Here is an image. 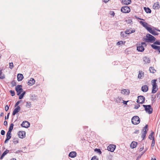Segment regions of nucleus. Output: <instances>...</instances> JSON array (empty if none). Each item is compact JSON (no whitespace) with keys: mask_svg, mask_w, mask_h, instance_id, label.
Instances as JSON below:
<instances>
[{"mask_svg":"<svg viewBox=\"0 0 160 160\" xmlns=\"http://www.w3.org/2000/svg\"><path fill=\"white\" fill-rule=\"evenodd\" d=\"M76 153L75 152L73 151L69 153V156L72 158H74L76 156Z\"/></svg>","mask_w":160,"mask_h":160,"instance_id":"nucleus-20","label":"nucleus"},{"mask_svg":"<svg viewBox=\"0 0 160 160\" xmlns=\"http://www.w3.org/2000/svg\"><path fill=\"white\" fill-rule=\"evenodd\" d=\"M151 46L152 48L155 50H157L158 51L160 50V46H158L154 44L151 45Z\"/></svg>","mask_w":160,"mask_h":160,"instance_id":"nucleus-24","label":"nucleus"},{"mask_svg":"<svg viewBox=\"0 0 160 160\" xmlns=\"http://www.w3.org/2000/svg\"><path fill=\"white\" fill-rule=\"evenodd\" d=\"M151 160H156V159L155 158H152Z\"/></svg>","mask_w":160,"mask_h":160,"instance_id":"nucleus-64","label":"nucleus"},{"mask_svg":"<svg viewBox=\"0 0 160 160\" xmlns=\"http://www.w3.org/2000/svg\"><path fill=\"white\" fill-rule=\"evenodd\" d=\"M144 73L142 71H139V73L138 75V78L141 79L142 78V77H144Z\"/></svg>","mask_w":160,"mask_h":160,"instance_id":"nucleus-26","label":"nucleus"},{"mask_svg":"<svg viewBox=\"0 0 160 160\" xmlns=\"http://www.w3.org/2000/svg\"><path fill=\"white\" fill-rule=\"evenodd\" d=\"M143 61L145 63H150V59L147 57H145L143 58Z\"/></svg>","mask_w":160,"mask_h":160,"instance_id":"nucleus-22","label":"nucleus"},{"mask_svg":"<svg viewBox=\"0 0 160 160\" xmlns=\"http://www.w3.org/2000/svg\"><path fill=\"white\" fill-rule=\"evenodd\" d=\"M135 29H134V28H133L131 30L130 34L135 32Z\"/></svg>","mask_w":160,"mask_h":160,"instance_id":"nucleus-53","label":"nucleus"},{"mask_svg":"<svg viewBox=\"0 0 160 160\" xmlns=\"http://www.w3.org/2000/svg\"><path fill=\"white\" fill-rule=\"evenodd\" d=\"M7 124H8V122H7V121H4V125L5 126H6L7 125Z\"/></svg>","mask_w":160,"mask_h":160,"instance_id":"nucleus-55","label":"nucleus"},{"mask_svg":"<svg viewBox=\"0 0 160 160\" xmlns=\"http://www.w3.org/2000/svg\"><path fill=\"white\" fill-rule=\"evenodd\" d=\"M9 108V107L8 105H6L5 108V109L6 111H7L8 110Z\"/></svg>","mask_w":160,"mask_h":160,"instance_id":"nucleus-52","label":"nucleus"},{"mask_svg":"<svg viewBox=\"0 0 160 160\" xmlns=\"http://www.w3.org/2000/svg\"><path fill=\"white\" fill-rule=\"evenodd\" d=\"M104 2H108L109 0H103Z\"/></svg>","mask_w":160,"mask_h":160,"instance_id":"nucleus-61","label":"nucleus"},{"mask_svg":"<svg viewBox=\"0 0 160 160\" xmlns=\"http://www.w3.org/2000/svg\"><path fill=\"white\" fill-rule=\"evenodd\" d=\"M148 87L146 85H144L142 86L141 88L142 91L143 92H146L148 90Z\"/></svg>","mask_w":160,"mask_h":160,"instance_id":"nucleus-15","label":"nucleus"},{"mask_svg":"<svg viewBox=\"0 0 160 160\" xmlns=\"http://www.w3.org/2000/svg\"><path fill=\"white\" fill-rule=\"evenodd\" d=\"M130 11V9L128 6H124L121 8V11L124 13H128Z\"/></svg>","mask_w":160,"mask_h":160,"instance_id":"nucleus-8","label":"nucleus"},{"mask_svg":"<svg viewBox=\"0 0 160 160\" xmlns=\"http://www.w3.org/2000/svg\"><path fill=\"white\" fill-rule=\"evenodd\" d=\"M137 145V143L136 142H132L131 144V147L132 148L136 147Z\"/></svg>","mask_w":160,"mask_h":160,"instance_id":"nucleus-25","label":"nucleus"},{"mask_svg":"<svg viewBox=\"0 0 160 160\" xmlns=\"http://www.w3.org/2000/svg\"><path fill=\"white\" fill-rule=\"evenodd\" d=\"M135 18H137V19H140V20H143V19H142L140 18H138L137 16H135Z\"/></svg>","mask_w":160,"mask_h":160,"instance_id":"nucleus-60","label":"nucleus"},{"mask_svg":"<svg viewBox=\"0 0 160 160\" xmlns=\"http://www.w3.org/2000/svg\"><path fill=\"white\" fill-rule=\"evenodd\" d=\"M146 41L148 42H153L156 40V38L150 34H147L146 35Z\"/></svg>","mask_w":160,"mask_h":160,"instance_id":"nucleus-2","label":"nucleus"},{"mask_svg":"<svg viewBox=\"0 0 160 160\" xmlns=\"http://www.w3.org/2000/svg\"><path fill=\"white\" fill-rule=\"evenodd\" d=\"M143 106L145 108V110L149 114L152 113L153 109L150 105H143Z\"/></svg>","mask_w":160,"mask_h":160,"instance_id":"nucleus-4","label":"nucleus"},{"mask_svg":"<svg viewBox=\"0 0 160 160\" xmlns=\"http://www.w3.org/2000/svg\"><path fill=\"white\" fill-rule=\"evenodd\" d=\"M149 71L150 72L154 73L156 72V70L154 69V68L152 67H150L149 68Z\"/></svg>","mask_w":160,"mask_h":160,"instance_id":"nucleus-29","label":"nucleus"},{"mask_svg":"<svg viewBox=\"0 0 160 160\" xmlns=\"http://www.w3.org/2000/svg\"><path fill=\"white\" fill-rule=\"evenodd\" d=\"M132 28H130L129 29H127L125 31V34H130L131 30Z\"/></svg>","mask_w":160,"mask_h":160,"instance_id":"nucleus-38","label":"nucleus"},{"mask_svg":"<svg viewBox=\"0 0 160 160\" xmlns=\"http://www.w3.org/2000/svg\"><path fill=\"white\" fill-rule=\"evenodd\" d=\"M13 126H14V125L13 123L11 124L8 132H11L12 130L13 129Z\"/></svg>","mask_w":160,"mask_h":160,"instance_id":"nucleus-31","label":"nucleus"},{"mask_svg":"<svg viewBox=\"0 0 160 160\" xmlns=\"http://www.w3.org/2000/svg\"><path fill=\"white\" fill-rule=\"evenodd\" d=\"M140 24H141L147 30H148L150 27H148V24L145 22H144L142 21H140L139 22Z\"/></svg>","mask_w":160,"mask_h":160,"instance_id":"nucleus-11","label":"nucleus"},{"mask_svg":"<svg viewBox=\"0 0 160 160\" xmlns=\"http://www.w3.org/2000/svg\"><path fill=\"white\" fill-rule=\"evenodd\" d=\"M3 115V112H1L0 114L1 116H2Z\"/></svg>","mask_w":160,"mask_h":160,"instance_id":"nucleus-62","label":"nucleus"},{"mask_svg":"<svg viewBox=\"0 0 160 160\" xmlns=\"http://www.w3.org/2000/svg\"><path fill=\"white\" fill-rule=\"evenodd\" d=\"M21 101V100H19L15 104V107L18 106V105L19 104L20 102Z\"/></svg>","mask_w":160,"mask_h":160,"instance_id":"nucleus-49","label":"nucleus"},{"mask_svg":"<svg viewBox=\"0 0 160 160\" xmlns=\"http://www.w3.org/2000/svg\"><path fill=\"white\" fill-rule=\"evenodd\" d=\"M9 152V150L7 149L2 154L1 157L0 159H2L4 156Z\"/></svg>","mask_w":160,"mask_h":160,"instance_id":"nucleus-23","label":"nucleus"},{"mask_svg":"<svg viewBox=\"0 0 160 160\" xmlns=\"http://www.w3.org/2000/svg\"><path fill=\"white\" fill-rule=\"evenodd\" d=\"M140 107V105L138 104H135L134 105V108L135 109H138Z\"/></svg>","mask_w":160,"mask_h":160,"instance_id":"nucleus-43","label":"nucleus"},{"mask_svg":"<svg viewBox=\"0 0 160 160\" xmlns=\"http://www.w3.org/2000/svg\"><path fill=\"white\" fill-rule=\"evenodd\" d=\"M35 80L33 78H31L30 80L28 82V85L31 86L34 84Z\"/></svg>","mask_w":160,"mask_h":160,"instance_id":"nucleus-17","label":"nucleus"},{"mask_svg":"<svg viewBox=\"0 0 160 160\" xmlns=\"http://www.w3.org/2000/svg\"><path fill=\"white\" fill-rule=\"evenodd\" d=\"M20 152H22V151H21V150H18V151H17L16 152V153H18Z\"/></svg>","mask_w":160,"mask_h":160,"instance_id":"nucleus-57","label":"nucleus"},{"mask_svg":"<svg viewBox=\"0 0 160 160\" xmlns=\"http://www.w3.org/2000/svg\"><path fill=\"white\" fill-rule=\"evenodd\" d=\"M23 78V76L22 74H18L17 75L18 80V81H21Z\"/></svg>","mask_w":160,"mask_h":160,"instance_id":"nucleus-18","label":"nucleus"},{"mask_svg":"<svg viewBox=\"0 0 160 160\" xmlns=\"http://www.w3.org/2000/svg\"><path fill=\"white\" fill-rule=\"evenodd\" d=\"M1 133L2 135H4L5 134V132L4 130H2L1 131Z\"/></svg>","mask_w":160,"mask_h":160,"instance_id":"nucleus-51","label":"nucleus"},{"mask_svg":"<svg viewBox=\"0 0 160 160\" xmlns=\"http://www.w3.org/2000/svg\"><path fill=\"white\" fill-rule=\"evenodd\" d=\"M8 141H9L8 140H7V139H6L4 141V143H7L8 142Z\"/></svg>","mask_w":160,"mask_h":160,"instance_id":"nucleus-56","label":"nucleus"},{"mask_svg":"<svg viewBox=\"0 0 160 160\" xmlns=\"http://www.w3.org/2000/svg\"><path fill=\"white\" fill-rule=\"evenodd\" d=\"M130 93V91L128 89H123L121 91V93L123 94H127V93L128 94Z\"/></svg>","mask_w":160,"mask_h":160,"instance_id":"nucleus-21","label":"nucleus"},{"mask_svg":"<svg viewBox=\"0 0 160 160\" xmlns=\"http://www.w3.org/2000/svg\"><path fill=\"white\" fill-rule=\"evenodd\" d=\"M91 160H98V159L97 158L96 156H94L92 157Z\"/></svg>","mask_w":160,"mask_h":160,"instance_id":"nucleus-48","label":"nucleus"},{"mask_svg":"<svg viewBox=\"0 0 160 160\" xmlns=\"http://www.w3.org/2000/svg\"><path fill=\"white\" fill-rule=\"evenodd\" d=\"M150 33L152 34L153 35H157L158 33L157 32H156L155 31L153 30L150 27L149 28H148V30H147Z\"/></svg>","mask_w":160,"mask_h":160,"instance_id":"nucleus-14","label":"nucleus"},{"mask_svg":"<svg viewBox=\"0 0 160 160\" xmlns=\"http://www.w3.org/2000/svg\"><path fill=\"white\" fill-rule=\"evenodd\" d=\"M26 92L25 91L23 92L21 95H20L19 97V99H22L24 95L25 94Z\"/></svg>","mask_w":160,"mask_h":160,"instance_id":"nucleus-34","label":"nucleus"},{"mask_svg":"<svg viewBox=\"0 0 160 160\" xmlns=\"http://www.w3.org/2000/svg\"><path fill=\"white\" fill-rule=\"evenodd\" d=\"M157 98H158V99L160 98V93L159 92L157 94Z\"/></svg>","mask_w":160,"mask_h":160,"instance_id":"nucleus-50","label":"nucleus"},{"mask_svg":"<svg viewBox=\"0 0 160 160\" xmlns=\"http://www.w3.org/2000/svg\"><path fill=\"white\" fill-rule=\"evenodd\" d=\"M131 2V0H122V3L123 4L128 5L130 4Z\"/></svg>","mask_w":160,"mask_h":160,"instance_id":"nucleus-19","label":"nucleus"},{"mask_svg":"<svg viewBox=\"0 0 160 160\" xmlns=\"http://www.w3.org/2000/svg\"><path fill=\"white\" fill-rule=\"evenodd\" d=\"M15 90L17 92V95H19L23 91L22 86L21 85H18L15 87Z\"/></svg>","mask_w":160,"mask_h":160,"instance_id":"nucleus-5","label":"nucleus"},{"mask_svg":"<svg viewBox=\"0 0 160 160\" xmlns=\"http://www.w3.org/2000/svg\"><path fill=\"white\" fill-rule=\"evenodd\" d=\"M5 78L4 74L2 73V71H0V78L3 79Z\"/></svg>","mask_w":160,"mask_h":160,"instance_id":"nucleus-35","label":"nucleus"},{"mask_svg":"<svg viewBox=\"0 0 160 160\" xmlns=\"http://www.w3.org/2000/svg\"><path fill=\"white\" fill-rule=\"evenodd\" d=\"M157 79L152 80L151 81V83L152 86V93H155L158 90V88H157V83L156 82Z\"/></svg>","mask_w":160,"mask_h":160,"instance_id":"nucleus-1","label":"nucleus"},{"mask_svg":"<svg viewBox=\"0 0 160 160\" xmlns=\"http://www.w3.org/2000/svg\"><path fill=\"white\" fill-rule=\"evenodd\" d=\"M153 8L154 9H158L160 7L159 2H157L156 3H155L153 6Z\"/></svg>","mask_w":160,"mask_h":160,"instance_id":"nucleus-16","label":"nucleus"},{"mask_svg":"<svg viewBox=\"0 0 160 160\" xmlns=\"http://www.w3.org/2000/svg\"><path fill=\"white\" fill-rule=\"evenodd\" d=\"M10 92L11 93V95L12 96H14L15 94L14 91L10 90Z\"/></svg>","mask_w":160,"mask_h":160,"instance_id":"nucleus-45","label":"nucleus"},{"mask_svg":"<svg viewBox=\"0 0 160 160\" xmlns=\"http://www.w3.org/2000/svg\"><path fill=\"white\" fill-rule=\"evenodd\" d=\"M143 149V147L142 148H140L139 149V151H142Z\"/></svg>","mask_w":160,"mask_h":160,"instance_id":"nucleus-58","label":"nucleus"},{"mask_svg":"<svg viewBox=\"0 0 160 160\" xmlns=\"http://www.w3.org/2000/svg\"><path fill=\"white\" fill-rule=\"evenodd\" d=\"M145 98L142 96H140L138 97L137 102L138 103H143L145 101Z\"/></svg>","mask_w":160,"mask_h":160,"instance_id":"nucleus-7","label":"nucleus"},{"mask_svg":"<svg viewBox=\"0 0 160 160\" xmlns=\"http://www.w3.org/2000/svg\"><path fill=\"white\" fill-rule=\"evenodd\" d=\"M11 132H7V134H6V139H7L8 140H9L11 138Z\"/></svg>","mask_w":160,"mask_h":160,"instance_id":"nucleus-27","label":"nucleus"},{"mask_svg":"<svg viewBox=\"0 0 160 160\" xmlns=\"http://www.w3.org/2000/svg\"><path fill=\"white\" fill-rule=\"evenodd\" d=\"M153 42L154 43L153 44H154L155 45H160V40H158L157 41H155Z\"/></svg>","mask_w":160,"mask_h":160,"instance_id":"nucleus-39","label":"nucleus"},{"mask_svg":"<svg viewBox=\"0 0 160 160\" xmlns=\"http://www.w3.org/2000/svg\"><path fill=\"white\" fill-rule=\"evenodd\" d=\"M95 151L97 152V153H98L99 154H100L102 153V152L99 149L96 148L95 149Z\"/></svg>","mask_w":160,"mask_h":160,"instance_id":"nucleus-37","label":"nucleus"},{"mask_svg":"<svg viewBox=\"0 0 160 160\" xmlns=\"http://www.w3.org/2000/svg\"><path fill=\"white\" fill-rule=\"evenodd\" d=\"M155 145V140L154 139H153L152 140V143L151 145V147L152 148V149H153V147Z\"/></svg>","mask_w":160,"mask_h":160,"instance_id":"nucleus-41","label":"nucleus"},{"mask_svg":"<svg viewBox=\"0 0 160 160\" xmlns=\"http://www.w3.org/2000/svg\"><path fill=\"white\" fill-rule=\"evenodd\" d=\"M140 120L139 117L137 116L133 117L132 118V123L135 125H137L140 122Z\"/></svg>","mask_w":160,"mask_h":160,"instance_id":"nucleus-3","label":"nucleus"},{"mask_svg":"<svg viewBox=\"0 0 160 160\" xmlns=\"http://www.w3.org/2000/svg\"><path fill=\"white\" fill-rule=\"evenodd\" d=\"M31 106V102H26V107H27L28 108H30Z\"/></svg>","mask_w":160,"mask_h":160,"instance_id":"nucleus-40","label":"nucleus"},{"mask_svg":"<svg viewBox=\"0 0 160 160\" xmlns=\"http://www.w3.org/2000/svg\"><path fill=\"white\" fill-rule=\"evenodd\" d=\"M154 132H152L150 135L149 136V138L150 140H153V139H154V137L153 136Z\"/></svg>","mask_w":160,"mask_h":160,"instance_id":"nucleus-28","label":"nucleus"},{"mask_svg":"<svg viewBox=\"0 0 160 160\" xmlns=\"http://www.w3.org/2000/svg\"><path fill=\"white\" fill-rule=\"evenodd\" d=\"M11 160H17L15 158H12Z\"/></svg>","mask_w":160,"mask_h":160,"instance_id":"nucleus-63","label":"nucleus"},{"mask_svg":"<svg viewBox=\"0 0 160 160\" xmlns=\"http://www.w3.org/2000/svg\"><path fill=\"white\" fill-rule=\"evenodd\" d=\"M146 43L145 42H142L141 44L137 46V50L139 52H142L144 50L143 46H146Z\"/></svg>","mask_w":160,"mask_h":160,"instance_id":"nucleus-6","label":"nucleus"},{"mask_svg":"<svg viewBox=\"0 0 160 160\" xmlns=\"http://www.w3.org/2000/svg\"><path fill=\"white\" fill-rule=\"evenodd\" d=\"M13 142L16 144L18 142V138H14L13 139Z\"/></svg>","mask_w":160,"mask_h":160,"instance_id":"nucleus-32","label":"nucleus"},{"mask_svg":"<svg viewBox=\"0 0 160 160\" xmlns=\"http://www.w3.org/2000/svg\"><path fill=\"white\" fill-rule=\"evenodd\" d=\"M30 124L27 121H23L22 124H21V126L24 128H28L30 126Z\"/></svg>","mask_w":160,"mask_h":160,"instance_id":"nucleus-10","label":"nucleus"},{"mask_svg":"<svg viewBox=\"0 0 160 160\" xmlns=\"http://www.w3.org/2000/svg\"><path fill=\"white\" fill-rule=\"evenodd\" d=\"M155 98H156V97L153 96V95L152 96V99H153V100H154V99Z\"/></svg>","mask_w":160,"mask_h":160,"instance_id":"nucleus-59","label":"nucleus"},{"mask_svg":"<svg viewBox=\"0 0 160 160\" xmlns=\"http://www.w3.org/2000/svg\"><path fill=\"white\" fill-rule=\"evenodd\" d=\"M18 135L20 138H23L25 136V132L24 131H20L18 133Z\"/></svg>","mask_w":160,"mask_h":160,"instance_id":"nucleus-12","label":"nucleus"},{"mask_svg":"<svg viewBox=\"0 0 160 160\" xmlns=\"http://www.w3.org/2000/svg\"><path fill=\"white\" fill-rule=\"evenodd\" d=\"M20 110V106H17V108H15L13 110L12 112V115H15L16 113L18 112Z\"/></svg>","mask_w":160,"mask_h":160,"instance_id":"nucleus-13","label":"nucleus"},{"mask_svg":"<svg viewBox=\"0 0 160 160\" xmlns=\"http://www.w3.org/2000/svg\"><path fill=\"white\" fill-rule=\"evenodd\" d=\"M123 44V42L122 41H120L118 42L117 44V45H119L121 44Z\"/></svg>","mask_w":160,"mask_h":160,"instance_id":"nucleus-47","label":"nucleus"},{"mask_svg":"<svg viewBox=\"0 0 160 160\" xmlns=\"http://www.w3.org/2000/svg\"><path fill=\"white\" fill-rule=\"evenodd\" d=\"M109 14L113 17H114L115 15L114 12L113 11H110L109 12Z\"/></svg>","mask_w":160,"mask_h":160,"instance_id":"nucleus-46","label":"nucleus"},{"mask_svg":"<svg viewBox=\"0 0 160 160\" xmlns=\"http://www.w3.org/2000/svg\"><path fill=\"white\" fill-rule=\"evenodd\" d=\"M123 104L127 105V102H128V101H125L123 100Z\"/></svg>","mask_w":160,"mask_h":160,"instance_id":"nucleus-54","label":"nucleus"},{"mask_svg":"<svg viewBox=\"0 0 160 160\" xmlns=\"http://www.w3.org/2000/svg\"><path fill=\"white\" fill-rule=\"evenodd\" d=\"M116 148V145L113 144L109 145L107 148V149L111 152H113Z\"/></svg>","mask_w":160,"mask_h":160,"instance_id":"nucleus-9","label":"nucleus"},{"mask_svg":"<svg viewBox=\"0 0 160 160\" xmlns=\"http://www.w3.org/2000/svg\"><path fill=\"white\" fill-rule=\"evenodd\" d=\"M148 125H146L144 127V128H143V129H142L143 132L145 131L147 133V132L148 130Z\"/></svg>","mask_w":160,"mask_h":160,"instance_id":"nucleus-36","label":"nucleus"},{"mask_svg":"<svg viewBox=\"0 0 160 160\" xmlns=\"http://www.w3.org/2000/svg\"><path fill=\"white\" fill-rule=\"evenodd\" d=\"M126 34H125V32H121V36L122 37L124 38L125 37V35Z\"/></svg>","mask_w":160,"mask_h":160,"instance_id":"nucleus-44","label":"nucleus"},{"mask_svg":"<svg viewBox=\"0 0 160 160\" xmlns=\"http://www.w3.org/2000/svg\"><path fill=\"white\" fill-rule=\"evenodd\" d=\"M147 132H144L142 133V134L141 136V138H142V140H143L146 136V134H147Z\"/></svg>","mask_w":160,"mask_h":160,"instance_id":"nucleus-33","label":"nucleus"},{"mask_svg":"<svg viewBox=\"0 0 160 160\" xmlns=\"http://www.w3.org/2000/svg\"><path fill=\"white\" fill-rule=\"evenodd\" d=\"M144 9L147 13H150L151 12V9L148 8L144 7Z\"/></svg>","mask_w":160,"mask_h":160,"instance_id":"nucleus-30","label":"nucleus"},{"mask_svg":"<svg viewBox=\"0 0 160 160\" xmlns=\"http://www.w3.org/2000/svg\"><path fill=\"white\" fill-rule=\"evenodd\" d=\"M13 67V63L12 62H11L9 63V68L10 69H12Z\"/></svg>","mask_w":160,"mask_h":160,"instance_id":"nucleus-42","label":"nucleus"}]
</instances>
